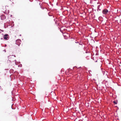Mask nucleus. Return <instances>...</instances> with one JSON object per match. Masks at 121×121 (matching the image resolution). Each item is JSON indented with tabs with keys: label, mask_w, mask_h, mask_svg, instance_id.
I'll use <instances>...</instances> for the list:
<instances>
[{
	"label": "nucleus",
	"mask_w": 121,
	"mask_h": 121,
	"mask_svg": "<svg viewBox=\"0 0 121 121\" xmlns=\"http://www.w3.org/2000/svg\"><path fill=\"white\" fill-rule=\"evenodd\" d=\"M108 12V10L106 9H104L102 11V13L103 14L105 15H107Z\"/></svg>",
	"instance_id": "1"
},
{
	"label": "nucleus",
	"mask_w": 121,
	"mask_h": 121,
	"mask_svg": "<svg viewBox=\"0 0 121 121\" xmlns=\"http://www.w3.org/2000/svg\"><path fill=\"white\" fill-rule=\"evenodd\" d=\"M113 103H114V104H116L117 103V102L115 101H113Z\"/></svg>",
	"instance_id": "5"
},
{
	"label": "nucleus",
	"mask_w": 121,
	"mask_h": 121,
	"mask_svg": "<svg viewBox=\"0 0 121 121\" xmlns=\"http://www.w3.org/2000/svg\"><path fill=\"white\" fill-rule=\"evenodd\" d=\"M12 56L13 57V58H14V57H16L14 55H12L11 56H8V57L9 59H10L11 58V57Z\"/></svg>",
	"instance_id": "3"
},
{
	"label": "nucleus",
	"mask_w": 121,
	"mask_h": 121,
	"mask_svg": "<svg viewBox=\"0 0 121 121\" xmlns=\"http://www.w3.org/2000/svg\"><path fill=\"white\" fill-rule=\"evenodd\" d=\"M54 39L55 40H56L57 39V38L56 35H55L54 36Z\"/></svg>",
	"instance_id": "4"
},
{
	"label": "nucleus",
	"mask_w": 121,
	"mask_h": 121,
	"mask_svg": "<svg viewBox=\"0 0 121 121\" xmlns=\"http://www.w3.org/2000/svg\"><path fill=\"white\" fill-rule=\"evenodd\" d=\"M4 7H3V9H4V10L5 11H6L7 9H6L4 8Z\"/></svg>",
	"instance_id": "6"
},
{
	"label": "nucleus",
	"mask_w": 121,
	"mask_h": 121,
	"mask_svg": "<svg viewBox=\"0 0 121 121\" xmlns=\"http://www.w3.org/2000/svg\"><path fill=\"white\" fill-rule=\"evenodd\" d=\"M20 35V36H21V35Z\"/></svg>",
	"instance_id": "9"
},
{
	"label": "nucleus",
	"mask_w": 121,
	"mask_h": 121,
	"mask_svg": "<svg viewBox=\"0 0 121 121\" xmlns=\"http://www.w3.org/2000/svg\"><path fill=\"white\" fill-rule=\"evenodd\" d=\"M0 30H1L2 31H3V30H1L0 29Z\"/></svg>",
	"instance_id": "8"
},
{
	"label": "nucleus",
	"mask_w": 121,
	"mask_h": 121,
	"mask_svg": "<svg viewBox=\"0 0 121 121\" xmlns=\"http://www.w3.org/2000/svg\"><path fill=\"white\" fill-rule=\"evenodd\" d=\"M8 35L7 34L5 35L4 36V39L6 40H8L9 39L8 37Z\"/></svg>",
	"instance_id": "2"
},
{
	"label": "nucleus",
	"mask_w": 121,
	"mask_h": 121,
	"mask_svg": "<svg viewBox=\"0 0 121 121\" xmlns=\"http://www.w3.org/2000/svg\"><path fill=\"white\" fill-rule=\"evenodd\" d=\"M48 14H49V16H52V15L51 14V13H48Z\"/></svg>",
	"instance_id": "7"
}]
</instances>
